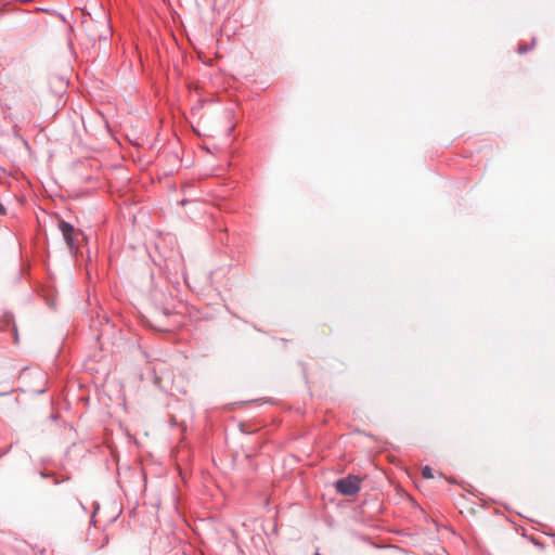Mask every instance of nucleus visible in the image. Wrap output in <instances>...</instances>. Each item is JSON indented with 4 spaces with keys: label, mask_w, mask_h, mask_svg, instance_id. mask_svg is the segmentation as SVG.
<instances>
[{
    "label": "nucleus",
    "mask_w": 555,
    "mask_h": 555,
    "mask_svg": "<svg viewBox=\"0 0 555 555\" xmlns=\"http://www.w3.org/2000/svg\"><path fill=\"white\" fill-rule=\"evenodd\" d=\"M422 475L424 478L426 479H431L434 478V472L433 469L429 467V466H425L423 469H422Z\"/></svg>",
    "instance_id": "7ed1b4c3"
},
{
    "label": "nucleus",
    "mask_w": 555,
    "mask_h": 555,
    "mask_svg": "<svg viewBox=\"0 0 555 555\" xmlns=\"http://www.w3.org/2000/svg\"><path fill=\"white\" fill-rule=\"evenodd\" d=\"M4 214H5V208L2 205H0V215H4Z\"/></svg>",
    "instance_id": "20e7f679"
},
{
    "label": "nucleus",
    "mask_w": 555,
    "mask_h": 555,
    "mask_svg": "<svg viewBox=\"0 0 555 555\" xmlns=\"http://www.w3.org/2000/svg\"><path fill=\"white\" fill-rule=\"evenodd\" d=\"M59 227L68 247L74 248L76 246V238L80 232L65 221H61Z\"/></svg>",
    "instance_id": "f03ea898"
},
{
    "label": "nucleus",
    "mask_w": 555,
    "mask_h": 555,
    "mask_svg": "<svg viewBox=\"0 0 555 555\" xmlns=\"http://www.w3.org/2000/svg\"><path fill=\"white\" fill-rule=\"evenodd\" d=\"M335 488L343 495H354L361 489V478L356 475H349L338 479L335 482Z\"/></svg>",
    "instance_id": "f257e3e1"
}]
</instances>
